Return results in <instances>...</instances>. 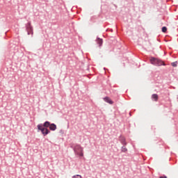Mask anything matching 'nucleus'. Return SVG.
<instances>
[{
    "mask_svg": "<svg viewBox=\"0 0 178 178\" xmlns=\"http://www.w3.org/2000/svg\"><path fill=\"white\" fill-rule=\"evenodd\" d=\"M150 62L152 65H155L156 66H162L163 65H165L163 61L156 58H152L150 59Z\"/></svg>",
    "mask_w": 178,
    "mask_h": 178,
    "instance_id": "obj_1",
    "label": "nucleus"
},
{
    "mask_svg": "<svg viewBox=\"0 0 178 178\" xmlns=\"http://www.w3.org/2000/svg\"><path fill=\"white\" fill-rule=\"evenodd\" d=\"M74 152L76 154V155H79V156H83L84 154H83V147L80 146V145H76L74 147Z\"/></svg>",
    "mask_w": 178,
    "mask_h": 178,
    "instance_id": "obj_2",
    "label": "nucleus"
},
{
    "mask_svg": "<svg viewBox=\"0 0 178 178\" xmlns=\"http://www.w3.org/2000/svg\"><path fill=\"white\" fill-rule=\"evenodd\" d=\"M38 129L42 132L43 136H47V134H49V130H48V128H44L42 124L38 125Z\"/></svg>",
    "mask_w": 178,
    "mask_h": 178,
    "instance_id": "obj_3",
    "label": "nucleus"
},
{
    "mask_svg": "<svg viewBox=\"0 0 178 178\" xmlns=\"http://www.w3.org/2000/svg\"><path fill=\"white\" fill-rule=\"evenodd\" d=\"M26 31L28 33V35H30V34H31V35H33V34H34V32H33V27L31 26V24L29 23L26 27Z\"/></svg>",
    "mask_w": 178,
    "mask_h": 178,
    "instance_id": "obj_4",
    "label": "nucleus"
},
{
    "mask_svg": "<svg viewBox=\"0 0 178 178\" xmlns=\"http://www.w3.org/2000/svg\"><path fill=\"white\" fill-rule=\"evenodd\" d=\"M104 101H105V102H107L108 104H110V105H112V104H113V102L108 97H104Z\"/></svg>",
    "mask_w": 178,
    "mask_h": 178,
    "instance_id": "obj_5",
    "label": "nucleus"
},
{
    "mask_svg": "<svg viewBox=\"0 0 178 178\" xmlns=\"http://www.w3.org/2000/svg\"><path fill=\"white\" fill-rule=\"evenodd\" d=\"M51 126V122H48V121H46L44 124L42 125V127L44 128V129H48V127H50Z\"/></svg>",
    "mask_w": 178,
    "mask_h": 178,
    "instance_id": "obj_6",
    "label": "nucleus"
},
{
    "mask_svg": "<svg viewBox=\"0 0 178 178\" xmlns=\"http://www.w3.org/2000/svg\"><path fill=\"white\" fill-rule=\"evenodd\" d=\"M49 129L52 131H55V130L56 129V124H50Z\"/></svg>",
    "mask_w": 178,
    "mask_h": 178,
    "instance_id": "obj_7",
    "label": "nucleus"
},
{
    "mask_svg": "<svg viewBox=\"0 0 178 178\" xmlns=\"http://www.w3.org/2000/svg\"><path fill=\"white\" fill-rule=\"evenodd\" d=\"M152 99H153V101H155L156 102V101H158L159 99V96L157 94H153L152 95Z\"/></svg>",
    "mask_w": 178,
    "mask_h": 178,
    "instance_id": "obj_8",
    "label": "nucleus"
},
{
    "mask_svg": "<svg viewBox=\"0 0 178 178\" xmlns=\"http://www.w3.org/2000/svg\"><path fill=\"white\" fill-rule=\"evenodd\" d=\"M102 39L101 38H97V43L99 44V47H101V45H102Z\"/></svg>",
    "mask_w": 178,
    "mask_h": 178,
    "instance_id": "obj_9",
    "label": "nucleus"
},
{
    "mask_svg": "<svg viewBox=\"0 0 178 178\" xmlns=\"http://www.w3.org/2000/svg\"><path fill=\"white\" fill-rule=\"evenodd\" d=\"M122 152H127V148L125 146L122 147Z\"/></svg>",
    "mask_w": 178,
    "mask_h": 178,
    "instance_id": "obj_10",
    "label": "nucleus"
},
{
    "mask_svg": "<svg viewBox=\"0 0 178 178\" xmlns=\"http://www.w3.org/2000/svg\"><path fill=\"white\" fill-rule=\"evenodd\" d=\"M171 65L173 66V67H176L177 66V61L172 63Z\"/></svg>",
    "mask_w": 178,
    "mask_h": 178,
    "instance_id": "obj_11",
    "label": "nucleus"
},
{
    "mask_svg": "<svg viewBox=\"0 0 178 178\" xmlns=\"http://www.w3.org/2000/svg\"><path fill=\"white\" fill-rule=\"evenodd\" d=\"M162 31L163 33H166V31H168V28H166L165 26H163L162 28Z\"/></svg>",
    "mask_w": 178,
    "mask_h": 178,
    "instance_id": "obj_12",
    "label": "nucleus"
},
{
    "mask_svg": "<svg viewBox=\"0 0 178 178\" xmlns=\"http://www.w3.org/2000/svg\"><path fill=\"white\" fill-rule=\"evenodd\" d=\"M72 178H81V175H76L73 176Z\"/></svg>",
    "mask_w": 178,
    "mask_h": 178,
    "instance_id": "obj_13",
    "label": "nucleus"
},
{
    "mask_svg": "<svg viewBox=\"0 0 178 178\" xmlns=\"http://www.w3.org/2000/svg\"><path fill=\"white\" fill-rule=\"evenodd\" d=\"M159 178H168L166 176H161Z\"/></svg>",
    "mask_w": 178,
    "mask_h": 178,
    "instance_id": "obj_14",
    "label": "nucleus"
}]
</instances>
